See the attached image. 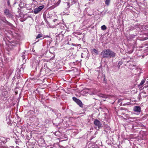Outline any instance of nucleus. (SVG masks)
<instances>
[{"label": "nucleus", "instance_id": "nucleus-1", "mask_svg": "<svg viewBox=\"0 0 148 148\" xmlns=\"http://www.w3.org/2000/svg\"><path fill=\"white\" fill-rule=\"evenodd\" d=\"M94 124L95 125V127L97 130H99L102 126V124L100 121L97 119L94 121Z\"/></svg>", "mask_w": 148, "mask_h": 148}, {"label": "nucleus", "instance_id": "nucleus-2", "mask_svg": "<svg viewBox=\"0 0 148 148\" xmlns=\"http://www.w3.org/2000/svg\"><path fill=\"white\" fill-rule=\"evenodd\" d=\"M108 49H104L101 53V55L102 58H108Z\"/></svg>", "mask_w": 148, "mask_h": 148}, {"label": "nucleus", "instance_id": "nucleus-3", "mask_svg": "<svg viewBox=\"0 0 148 148\" xmlns=\"http://www.w3.org/2000/svg\"><path fill=\"white\" fill-rule=\"evenodd\" d=\"M116 53L110 49H108V58H114L115 57Z\"/></svg>", "mask_w": 148, "mask_h": 148}, {"label": "nucleus", "instance_id": "nucleus-4", "mask_svg": "<svg viewBox=\"0 0 148 148\" xmlns=\"http://www.w3.org/2000/svg\"><path fill=\"white\" fill-rule=\"evenodd\" d=\"M133 111L136 113V114H139L141 111L140 107L139 106H134L133 108Z\"/></svg>", "mask_w": 148, "mask_h": 148}, {"label": "nucleus", "instance_id": "nucleus-5", "mask_svg": "<svg viewBox=\"0 0 148 148\" xmlns=\"http://www.w3.org/2000/svg\"><path fill=\"white\" fill-rule=\"evenodd\" d=\"M73 99L78 105L80 107H83L82 103L80 100L77 99L75 97H73Z\"/></svg>", "mask_w": 148, "mask_h": 148}, {"label": "nucleus", "instance_id": "nucleus-6", "mask_svg": "<svg viewBox=\"0 0 148 148\" xmlns=\"http://www.w3.org/2000/svg\"><path fill=\"white\" fill-rule=\"evenodd\" d=\"M44 7V5H42L39 6L38 7L35 8L34 10V13L35 14L38 13Z\"/></svg>", "mask_w": 148, "mask_h": 148}, {"label": "nucleus", "instance_id": "nucleus-7", "mask_svg": "<svg viewBox=\"0 0 148 148\" xmlns=\"http://www.w3.org/2000/svg\"><path fill=\"white\" fill-rule=\"evenodd\" d=\"M5 15L7 17H11V14L10 12V11L8 9H5L4 11Z\"/></svg>", "mask_w": 148, "mask_h": 148}, {"label": "nucleus", "instance_id": "nucleus-8", "mask_svg": "<svg viewBox=\"0 0 148 148\" xmlns=\"http://www.w3.org/2000/svg\"><path fill=\"white\" fill-rule=\"evenodd\" d=\"M145 79H143L142 80L140 84L138 85L139 87H141L143 86V84L145 83Z\"/></svg>", "mask_w": 148, "mask_h": 148}, {"label": "nucleus", "instance_id": "nucleus-9", "mask_svg": "<svg viewBox=\"0 0 148 148\" xmlns=\"http://www.w3.org/2000/svg\"><path fill=\"white\" fill-rule=\"evenodd\" d=\"M1 20L5 23H10L6 20L5 18H3V19H1Z\"/></svg>", "mask_w": 148, "mask_h": 148}, {"label": "nucleus", "instance_id": "nucleus-10", "mask_svg": "<svg viewBox=\"0 0 148 148\" xmlns=\"http://www.w3.org/2000/svg\"><path fill=\"white\" fill-rule=\"evenodd\" d=\"M92 51L94 53H96V54H98V52L97 50H96L95 49H93L92 50Z\"/></svg>", "mask_w": 148, "mask_h": 148}, {"label": "nucleus", "instance_id": "nucleus-11", "mask_svg": "<svg viewBox=\"0 0 148 148\" xmlns=\"http://www.w3.org/2000/svg\"><path fill=\"white\" fill-rule=\"evenodd\" d=\"M36 118L35 116H32V117H30L29 118V120L31 121H33Z\"/></svg>", "mask_w": 148, "mask_h": 148}, {"label": "nucleus", "instance_id": "nucleus-12", "mask_svg": "<svg viewBox=\"0 0 148 148\" xmlns=\"http://www.w3.org/2000/svg\"><path fill=\"white\" fill-rule=\"evenodd\" d=\"M107 28L106 26L104 25L101 26V29L102 30H105Z\"/></svg>", "mask_w": 148, "mask_h": 148}, {"label": "nucleus", "instance_id": "nucleus-13", "mask_svg": "<svg viewBox=\"0 0 148 148\" xmlns=\"http://www.w3.org/2000/svg\"><path fill=\"white\" fill-rule=\"evenodd\" d=\"M42 35L41 34H38L36 36V38L37 39L39 38H40L42 37Z\"/></svg>", "mask_w": 148, "mask_h": 148}, {"label": "nucleus", "instance_id": "nucleus-14", "mask_svg": "<svg viewBox=\"0 0 148 148\" xmlns=\"http://www.w3.org/2000/svg\"><path fill=\"white\" fill-rule=\"evenodd\" d=\"M110 0H106L105 3L107 5H109Z\"/></svg>", "mask_w": 148, "mask_h": 148}, {"label": "nucleus", "instance_id": "nucleus-15", "mask_svg": "<svg viewBox=\"0 0 148 148\" xmlns=\"http://www.w3.org/2000/svg\"><path fill=\"white\" fill-rule=\"evenodd\" d=\"M124 116L125 117V118H123V119H125L126 120H127L128 117V115L127 114H125L124 115Z\"/></svg>", "mask_w": 148, "mask_h": 148}, {"label": "nucleus", "instance_id": "nucleus-16", "mask_svg": "<svg viewBox=\"0 0 148 148\" xmlns=\"http://www.w3.org/2000/svg\"><path fill=\"white\" fill-rule=\"evenodd\" d=\"M135 117H134V118H132V117H129L128 116V118H127V119H135Z\"/></svg>", "mask_w": 148, "mask_h": 148}, {"label": "nucleus", "instance_id": "nucleus-17", "mask_svg": "<svg viewBox=\"0 0 148 148\" xmlns=\"http://www.w3.org/2000/svg\"><path fill=\"white\" fill-rule=\"evenodd\" d=\"M105 127L107 128V129L108 130H109L110 129V127L108 125H106Z\"/></svg>", "mask_w": 148, "mask_h": 148}, {"label": "nucleus", "instance_id": "nucleus-18", "mask_svg": "<svg viewBox=\"0 0 148 148\" xmlns=\"http://www.w3.org/2000/svg\"><path fill=\"white\" fill-rule=\"evenodd\" d=\"M100 97H104L103 95V94H101L100 95Z\"/></svg>", "mask_w": 148, "mask_h": 148}, {"label": "nucleus", "instance_id": "nucleus-19", "mask_svg": "<svg viewBox=\"0 0 148 148\" xmlns=\"http://www.w3.org/2000/svg\"><path fill=\"white\" fill-rule=\"evenodd\" d=\"M8 5H10V2H9V0H8Z\"/></svg>", "mask_w": 148, "mask_h": 148}, {"label": "nucleus", "instance_id": "nucleus-20", "mask_svg": "<svg viewBox=\"0 0 148 148\" xmlns=\"http://www.w3.org/2000/svg\"><path fill=\"white\" fill-rule=\"evenodd\" d=\"M57 20L56 19H54L53 20V21L54 22H56V21Z\"/></svg>", "mask_w": 148, "mask_h": 148}, {"label": "nucleus", "instance_id": "nucleus-21", "mask_svg": "<svg viewBox=\"0 0 148 148\" xmlns=\"http://www.w3.org/2000/svg\"><path fill=\"white\" fill-rule=\"evenodd\" d=\"M3 143H6V142H7V139H5V140L4 141H3Z\"/></svg>", "mask_w": 148, "mask_h": 148}, {"label": "nucleus", "instance_id": "nucleus-22", "mask_svg": "<svg viewBox=\"0 0 148 148\" xmlns=\"http://www.w3.org/2000/svg\"><path fill=\"white\" fill-rule=\"evenodd\" d=\"M125 114L124 113V112H122L121 113V115H125Z\"/></svg>", "mask_w": 148, "mask_h": 148}, {"label": "nucleus", "instance_id": "nucleus-23", "mask_svg": "<svg viewBox=\"0 0 148 148\" xmlns=\"http://www.w3.org/2000/svg\"><path fill=\"white\" fill-rule=\"evenodd\" d=\"M141 94L140 93L139 95V97H141Z\"/></svg>", "mask_w": 148, "mask_h": 148}, {"label": "nucleus", "instance_id": "nucleus-24", "mask_svg": "<svg viewBox=\"0 0 148 148\" xmlns=\"http://www.w3.org/2000/svg\"><path fill=\"white\" fill-rule=\"evenodd\" d=\"M119 116V117L120 118H122V117H123V116H121V115H120V116Z\"/></svg>", "mask_w": 148, "mask_h": 148}, {"label": "nucleus", "instance_id": "nucleus-25", "mask_svg": "<svg viewBox=\"0 0 148 148\" xmlns=\"http://www.w3.org/2000/svg\"><path fill=\"white\" fill-rule=\"evenodd\" d=\"M3 139H5V138L3 137H2V140H3Z\"/></svg>", "mask_w": 148, "mask_h": 148}, {"label": "nucleus", "instance_id": "nucleus-26", "mask_svg": "<svg viewBox=\"0 0 148 148\" xmlns=\"http://www.w3.org/2000/svg\"><path fill=\"white\" fill-rule=\"evenodd\" d=\"M147 86H148V81L147 82Z\"/></svg>", "mask_w": 148, "mask_h": 148}, {"label": "nucleus", "instance_id": "nucleus-27", "mask_svg": "<svg viewBox=\"0 0 148 148\" xmlns=\"http://www.w3.org/2000/svg\"><path fill=\"white\" fill-rule=\"evenodd\" d=\"M65 138L66 139V140L67 139H68V138L67 137H65Z\"/></svg>", "mask_w": 148, "mask_h": 148}, {"label": "nucleus", "instance_id": "nucleus-28", "mask_svg": "<svg viewBox=\"0 0 148 148\" xmlns=\"http://www.w3.org/2000/svg\"><path fill=\"white\" fill-rule=\"evenodd\" d=\"M54 57V56L53 57H52V59H53V58Z\"/></svg>", "mask_w": 148, "mask_h": 148}, {"label": "nucleus", "instance_id": "nucleus-29", "mask_svg": "<svg viewBox=\"0 0 148 148\" xmlns=\"http://www.w3.org/2000/svg\"><path fill=\"white\" fill-rule=\"evenodd\" d=\"M69 3H68V4L69 5Z\"/></svg>", "mask_w": 148, "mask_h": 148}, {"label": "nucleus", "instance_id": "nucleus-30", "mask_svg": "<svg viewBox=\"0 0 148 148\" xmlns=\"http://www.w3.org/2000/svg\"><path fill=\"white\" fill-rule=\"evenodd\" d=\"M143 93L144 94H145L146 93Z\"/></svg>", "mask_w": 148, "mask_h": 148}]
</instances>
